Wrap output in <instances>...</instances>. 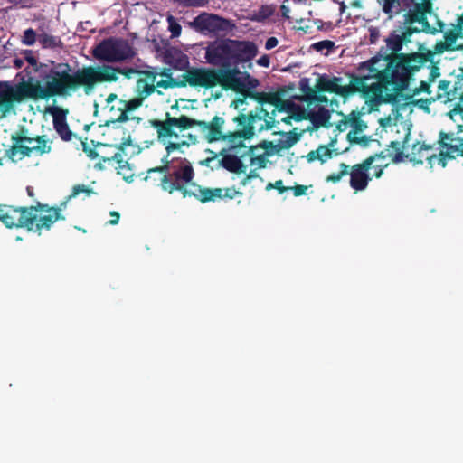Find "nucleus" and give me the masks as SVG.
<instances>
[{"instance_id": "nucleus-1", "label": "nucleus", "mask_w": 463, "mask_h": 463, "mask_svg": "<svg viewBox=\"0 0 463 463\" xmlns=\"http://www.w3.org/2000/svg\"><path fill=\"white\" fill-rule=\"evenodd\" d=\"M258 55V45L252 41L222 39L208 44L204 58L213 67H193L183 74L184 83L193 88L212 90L221 87L227 91L232 80L230 65L241 64L252 69V60Z\"/></svg>"}, {"instance_id": "nucleus-2", "label": "nucleus", "mask_w": 463, "mask_h": 463, "mask_svg": "<svg viewBox=\"0 0 463 463\" xmlns=\"http://www.w3.org/2000/svg\"><path fill=\"white\" fill-rule=\"evenodd\" d=\"M374 61L368 60L361 62L357 67V74H350L348 85H340L341 77L329 78L323 75L317 80L315 89L318 92L335 93L344 99L360 93L373 109L392 102L395 100L396 91L402 86V80L393 71V61L380 71L373 68Z\"/></svg>"}, {"instance_id": "nucleus-3", "label": "nucleus", "mask_w": 463, "mask_h": 463, "mask_svg": "<svg viewBox=\"0 0 463 463\" xmlns=\"http://www.w3.org/2000/svg\"><path fill=\"white\" fill-rule=\"evenodd\" d=\"M44 86L39 80L30 77L27 81L12 85L0 82V113L5 118L14 109L16 103L30 99H49L52 97H67L62 69L60 63L51 67L42 75Z\"/></svg>"}, {"instance_id": "nucleus-4", "label": "nucleus", "mask_w": 463, "mask_h": 463, "mask_svg": "<svg viewBox=\"0 0 463 463\" xmlns=\"http://www.w3.org/2000/svg\"><path fill=\"white\" fill-rule=\"evenodd\" d=\"M420 32V30L416 27L408 26L403 29L401 34H398L396 32L392 33L386 39L387 46L392 51V53L385 56L378 54L370 59L376 61L373 63V68H375L379 71L388 67V65H391L390 63L393 61V71H396V74L402 80V86L400 90L396 91L395 100L385 102V104H397L402 92L408 90L411 83L415 80V74L430 60V53L400 52L403 43L410 42V37L413 33Z\"/></svg>"}, {"instance_id": "nucleus-5", "label": "nucleus", "mask_w": 463, "mask_h": 463, "mask_svg": "<svg viewBox=\"0 0 463 463\" xmlns=\"http://www.w3.org/2000/svg\"><path fill=\"white\" fill-rule=\"evenodd\" d=\"M167 171V165L149 168L146 180L150 178L152 173H160L163 176L160 179L159 186L163 191L170 194L178 192L184 198L194 197L201 203L215 202L216 199L222 198L232 199L236 195H242V192L234 187L209 188L197 184L194 182L195 170L188 159H184L178 167L169 174Z\"/></svg>"}, {"instance_id": "nucleus-6", "label": "nucleus", "mask_w": 463, "mask_h": 463, "mask_svg": "<svg viewBox=\"0 0 463 463\" xmlns=\"http://www.w3.org/2000/svg\"><path fill=\"white\" fill-rule=\"evenodd\" d=\"M62 69L67 96H71L79 89H82L86 95L90 94L98 84L104 82H116L118 73L130 79L139 71L133 67H113L111 65L83 66L75 71L69 63H60Z\"/></svg>"}, {"instance_id": "nucleus-7", "label": "nucleus", "mask_w": 463, "mask_h": 463, "mask_svg": "<svg viewBox=\"0 0 463 463\" xmlns=\"http://www.w3.org/2000/svg\"><path fill=\"white\" fill-rule=\"evenodd\" d=\"M80 193H85L90 196L94 194L91 188L84 184H76L65 201H61L58 206H49L40 201L31 206L20 208V228L26 229L29 232H37L41 234L43 230H50L57 221H64L66 218L61 213L66 209L69 200L76 197Z\"/></svg>"}, {"instance_id": "nucleus-8", "label": "nucleus", "mask_w": 463, "mask_h": 463, "mask_svg": "<svg viewBox=\"0 0 463 463\" xmlns=\"http://www.w3.org/2000/svg\"><path fill=\"white\" fill-rule=\"evenodd\" d=\"M239 65L232 64L229 67L232 80H229L231 87H226V91L231 90L240 95L232 100V105L235 109L244 111L245 109L241 107L246 103L247 99H253L252 95L260 93L254 90L260 82L258 78L252 76L248 71H241Z\"/></svg>"}, {"instance_id": "nucleus-9", "label": "nucleus", "mask_w": 463, "mask_h": 463, "mask_svg": "<svg viewBox=\"0 0 463 463\" xmlns=\"http://www.w3.org/2000/svg\"><path fill=\"white\" fill-rule=\"evenodd\" d=\"M257 120H261V117L254 112H250L249 114L241 112L232 118V121L240 128L227 132L230 150L236 151L238 148H246L244 140L250 139L254 137L256 133L255 123Z\"/></svg>"}, {"instance_id": "nucleus-10", "label": "nucleus", "mask_w": 463, "mask_h": 463, "mask_svg": "<svg viewBox=\"0 0 463 463\" xmlns=\"http://www.w3.org/2000/svg\"><path fill=\"white\" fill-rule=\"evenodd\" d=\"M93 55L107 62H118L135 56L133 47L125 40L105 39L93 51Z\"/></svg>"}, {"instance_id": "nucleus-11", "label": "nucleus", "mask_w": 463, "mask_h": 463, "mask_svg": "<svg viewBox=\"0 0 463 463\" xmlns=\"http://www.w3.org/2000/svg\"><path fill=\"white\" fill-rule=\"evenodd\" d=\"M132 141L130 137L126 141H120L118 144H103L99 143L96 148L99 149V157L102 162H116L118 164V173L127 167L129 168V164L125 160V148L131 146Z\"/></svg>"}, {"instance_id": "nucleus-12", "label": "nucleus", "mask_w": 463, "mask_h": 463, "mask_svg": "<svg viewBox=\"0 0 463 463\" xmlns=\"http://www.w3.org/2000/svg\"><path fill=\"white\" fill-rule=\"evenodd\" d=\"M376 156H371L362 163L354 164L351 167L349 166V185L354 191H364L367 188L369 182L372 180L369 170L372 168Z\"/></svg>"}, {"instance_id": "nucleus-13", "label": "nucleus", "mask_w": 463, "mask_h": 463, "mask_svg": "<svg viewBox=\"0 0 463 463\" xmlns=\"http://www.w3.org/2000/svg\"><path fill=\"white\" fill-rule=\"evenodd\" d=\"M421 3H416L412 9L405 14V24H412L419 23L422 26V31L427 33L435 34L437 30L430 24L427 14L431 11V3L430 0H421Z\"/></svg>"}, {"instance_id": "nucleus-14", "label": "nucleus", "mask_w": 463, "mask_h": 463, "mask_svg": "<svg viewBox=\"0 0 463 463\" xmlns=\"http://www.w3.org/2000/svg\"><path fill=\"white\" fill-rule=\"evenodd\" d=\"M225 120L222 117L215 116L210 122L198 120V126L204 138L211 144V142H218L223 140L228 144L227 132H223L222 128Z\"/></svg>"}, {"instance_id": "nucleus-15", "label": "nucleus", "mask_w": 463, "mask_h": 463, "mask_svg": "<svg viewBox=\"0 0 463 463\" xmlns=\"http://www.w3.org/2000/svg\"><path fill=\"white\" fill-rule=\"evenodd\" d=\"M26 130L22 128L19 132L12 135L13 146L5 151V156L13 160H16V156L20 155V159L23 157H30L31 150L29 146L25 144L32 145L33 142V137L26 136L24 133Z\"/></svg>"}, {"instance_id": "nucleus-16", "label": "nucleus", "mask_w": 463, "mask_h": 463, "mask_svg": "<svg viewBox=\"0 0 463 463\" xmlns=\"http://www.w3.org/2000/svg\"><path fill=\"white\" fill-rule=\"evenodd\" d=\"M47 111L52 116V125L55 131L64 142H69L74 136V133L70 129L66 120L67 110L52 106L47 109Z\"/></svg>"}, {"instance_id": "nucleus-17", "label": "nucleus", "mask_w": 463, "mask_h": 463, "mask_svg": "<svg viewBox=\"0 0 463 463\" xmlns=\"http://www.w3.org/2000/svg\"><path fill=\"white\" fill-rule=\"evenodd\" d=\"M142 102L143 99L139 97H136L129 100L118 99L116 106L118 114L111 116L105 125H108L109 122H127L129 120L128 113H129V111H135V109H138V107L142 105Z\"/></svg>"}, {"instance_id": "nucleus-18", "label": "nucleus", "mask_w": 463, "mask_h": 463, "mask_svg": "<svg viewBox=\"0 0 463 463\" xmlns=\"http://www.w3.org/2000/svg\"><path fill=\"white\" fill-rule=\"evenodd\" d=\"M141 73L145 78H139L136 82V89H137V97L142 98L144 100L148 96L156 91V72L149 70L142 71ZM158 94H162L157 90Z\"/></svg>"}, {"instance_id": "nucleus-19", "label": "nucleus", "mask_w": 463, "mask_h": 463, "mask_svg": "<svg viewBox=\"0 0 463 463\" xmlns=\"http://www.w3.org/2000/svg\"><path fill=\"white\" fill-rule=\"evenodd\" d=\"M432 149V146H429L420 143V141H417L411 146L410 161L413 162L414 164H423L425 161H427L430 167H433L435 160L437 159V155L430 153Z\"/></svg>"}, {"instance_id": "nucleus-20", "label": "nucleus", "mask_w": 463, "mask_h": 463, "mask_svg": "<svg viewBox=\"0 0 463 463\" xmlns=\"http://www.w3.org/2000/svg\"><path fill=\"white\" fill-rule=\"evenodd\" d=\"M252 96L253 99L258 101L259 104H271L275 106L279 111H289V109L294 106L293 103L284 100L280 94L277 92H260Z\"/></svg>"}, {"instance_id": "nucleus-21", "label": "nucleus", "mask_w": 463, "mask_h": 463, "mask_svg": "<svg viewBox=\"0 0 463 463\" xmlns=\"http://www.w3.org/2000/svg\"><path fill=\"white\" fill-rule=\"evenodd\" d=\"M149 71L156 72L157 88L167 90L178 87H185V83H184V81L178 82L175 78L172 77V71L169 68L159 69L156 67H152L149 69Z\"/></svg>"}, {"instance_id": "nucleus-22", "label": "nucleus", "mask_w": 463, "mask_h": 463, "mask_svg": "<svg viewBox=\"0 0 463 463\" xmlns=\"http://www.w3.org/2000/svg\"><path fill=\"white\" fill-rule=\"evenodd\" d=\"M0 222L7 228H20V208L0 204Z\"/></svg>"}, {"instance_id": "nucleus-23", "label": "nucleus", "mask_w": 463, "mask_h": 463, "mask_svg": "<svg viewBox=\"0 0 463 463\" xmlns=\"http://www.w3.org/2000/svg\"><path fill=\"white\" fill-rule=\"evenodd\" d=\"M170 122V116L166 114L165 120H151L150 124L153 128H155L157 131L158 138L164 142L165 137H178V134L174 131V125Z\"/></svg>"}, {"instance_id": "nucleus-24", "label": "nucleus", "mask_w": 463, "mask_h": 463, "mask_svg": "<svg viewBox=\"0 0 463 463\" xmlns=\"http://www.w3.org/2000/svg\"><path fill=\"white\" fill-rule=\"evenodd\" d=\"M224 151L221 152L222 158L220 165L230 173H246L247 166L243 164L240 157L235 155H224Z\"/></svg>"}, {"instance_id": "nucleus-25", "label": "nucleus", "mask_w": 463, "mask_h": 463, "mask_svg": "<svg viewBox=\"0 0 463 463\" xmlns=\"http://www.w3.org/2000/svg\"><path fill=\"white\" fill-rule=\"evenodd\" d=\"M33 142L35 145H29V148L31 150V156L33 155L37 156H42L46 154H50L52 150V141L47 139L45 135H39L36 137H33Z\"/></svg>"}, {"instance_id": "nucleus-26", "label": "nucleus", "mask_w": 463, "mask_h": 463, "mask_svg": "<svg viewBox=\"0 0 463 463\" xmlns=\"http://www.w3.org/2000/svg\"><path fill=\"white\" fill-rule=\"evenodd\" d=\"M404 92V91H403ZM402 92V93H403ZM421 92H426V93H429L430 94L431 93V90H430V83L429 82H426V81H421L420 84V87H415L412 90H411V94L410 95H406V96H403V94H402V96H400V100L398 102H400L402 99L409 102V103H413V104H418V103H427L428 102V99H417V100H411V99L415 96V95H419L420 94Z\"/></svg>"}, {"instance_id": "nucleus-27", "label": "nucleus", "mask_w": 463, "mask_h": 463, "mask_svg": "<svg viewBox=\"0 0 463 463\" xmlns=\"http://www.w3.org/2000/svg\"><path fill=\"white\" fill-rule=\"evenodd\" d=\"M347 126H351L354 128V133H357L358 131H362L364 128L366 127L364 122L360 118V116L358 113L352 111L350 117L342 121L338 125V128L343 131L346 128Z\"/></svg>"}, {"instance_id": "nucleus-28", "label": "nucleus", "mask_w": 463, "mask_h": 463, "mask_svg": "<svg viewBox=\"0 0 463 463\" xmlns=\"http://www.w3.org/2000/svg\"><path fill=\"white\" fill-rule=\"evenodd\" d=\"M165 145H166V147H165V149H166V155L162 159L164 164L161 166H164L166 165L168 167L167 173H172L174 171V169L175 167H178L185 158L181 159L179 161L178 165H173L170 167L168 155L174 151L180 149L182 146H189V145H188V143H186V141H181L180 143H172V141H168L167 144H165Z\"/></svg>"}, {"instance_id": "nucleus-29", "label": "nucleus", "mask_w": 463, "mask_h": 463, "mask_svg": "<svg viewBox=\"0 0 463 463\" xmlns=\"http://www.w3.org/2000/svg\"><path fill=\"white\" fill-rule=\"evenodd\" d=\"M38 40L43 48H57L63 45L59 36L50 35L46 33H39Z\"/></svg>"}, {"instance_id": "nucleus-30", "label": "nucleus", "mask_w": 463, "mask_h": 463, "mask_svg": "<svg viewBox=\"0 0 463 463\" xmlns=\"http://www.w3.org/2000/svg\"><path fill=\"white\" fill-rule=\"evenodd\" d=\"M463 14L459 15L458 19V25L453 30H449L444 33V38L446 43L450 46L452 43H456L458 38L461 37L463 33Z\"/></svg>"}, {"instance_id": "nucleus-31", "label": "nucleus", "mask_w": 463, "mask_h": 463, "mask_svg": "<svg viewBox=\"0 0 463 463\" xmlns=\"http://www.w3.org/2000/svg\"><path fill=\"white\" fill-rule=\"evenodd\" d=\"M170 122L175 128H178L182 130L189 129L193 127H198V120L190 118L186 116H181L179 118L170 117Z\"/></svg>"}, {"instance_id": "nucleus-32", "label": "nucleus", "mask_w": 463, "mask_h": 463, "mask_svg": "<svg viewBox=\"0 0 463 463\" xmlns=\"http://www.w3.org/2000/svg\"><path fill=\"white\" fill-rule=\"evenodd\" d=\"M402 0H378L382 5L383 13L392 16L393 14H399L402 11Z\"/></svg>"}, {"instance_id": "nucleus-33", "label": "nucleus", "mask_w": 463, "mask_h": 463, "mask_svg": "<svg viewBox=\"0 0 463 463\" xmlns=\"http://www.w3.org/2000/svg\"><path fill=\"white\" fill-rule=\"evenodd\" d=\"M339 166H340V171L334 172L333 174H331V175H327L326 177V183L337 184L344 177L348 175L349 165L343 162V163L340 164Z\"/></svg>"}, {"instance_id": "nucleus-34", "label": "nucleus", "mask_w": 463, "mask_h": 463, "mask_svg": "<svg viewBox=\"0 0 463 463\" xmlns=\"http://www.w3.org/2000/svg\"><path fill=\"white\" fill-rule=\"evenodd\" d=\"M459 138L454 137L453 133H446L443 131L439 132V145L441 147H444L449 152V146H454L453 142H458Z\"/></svg>"}, {"instance_id": "nucleus-35", "label": "nucleus", "mask_w": 463, "mask_h": 463, "mask_svg": "<svg viewBox=\"0 0 463 463\" xmlns=\"http://www.w3.org/2000/svg\"><path fill=\"white\" fill-rule=\"evenodd\" d=\"M335 47V43L331 40H322L312 44V48H314L317 52H322L324 50H326L329 52H332Z\"/></svg>"}, {"instance_id": "nucleus-36", "label": "nucleus", "mask_w": 463, "mask_h": 463, "mask_svg": "<svg viewBox=\"0 0 463 463\" xmlns=\"http://www.w3.org/2000/svg\"><path fill=\"white\" fill-rule=\"evenodd\" d=\"M221 22H224V20H222V18H219L217 15H211L208 18L202 19L203 26L212 30L220 28L221 26L219 23Z\"/></svg>"}, {"instance_id": "nucleus-37", "label": "nucleus", "mask_w": 463, "mask_h": 463, "mask_svg": "<svg viewBox=\"0 0 463 463\" xmlns=\"http://www.w3.org/2000/svg\"><path fill=\"white\" fill-rule=\"evenodd\" d=\"M167 24H168V30L171 33L172 37H177L181 34L182 27L181 25L175 21V18L173 15H168L166 18Z\"/></svg>"}, {"instance_id": "nucleus-38", "label": "nucleus", "mask_w": 463, "mask_h": 463, "mask_svg": "<svg viewBox=\"0 0 463 463\" xmlns=\"http://www.w3.org/2000/svg\"><path fill=\"white\" fill-rule=\"evenodd\" d=\"M315 153L318 156L317 160L324 163L332 157L333 151L326 146H320L315 150Z\"/></svg>"}, {"instance_id": "nucleus-39", "label": "nucleus", "mask_w": 463, "mask_h": 463, "mask_svg": "<svg viewBox=\"0 0 463 463\" xmlns=\"http://www.w3.org/2000/svg\"><path fill=\"white\" fill-rule=\"evenodd\" d=\"M35 42H36V32L32 28L26 29L23 33L22 43L25 45L31 46V45L34 44Z\"/></svg>"}, {"instance_id": "nucleus-40", "label": "nucleus", "mask_w": 463, "mask_h": 463, "mask_svg": "<svg viewBox=\"0 0 463 463\" xmlns=\"http://www.w3.org/2000/svg\"><path fill=\"white\" fill-rule=\"evenodd\" d=\"M173 2L184 7H198L203 6L208 0H173Z\"/></svg>"}, {"instance_id": "nucleus-41", "label": "nucleus", "mask_w": 463, "mask_h": 463, "mask_svg": "<svg viewBox=\"0 0 463 463\" xmlns=\"http://www.w3.org/2000/svg\"><path fill=\"white\" fill-rule=\"evenodd\" d=\"M390 146L395 151L393 162H401L403 158L402 146L400 141H392Z\"/></svg>"}, {"instance_id": "nucleus-42", "label": "nucleus", "mask_w": 463, "mask_h": 463, "mask_svg": "<svg viewBox=\"0 0 463 463\" xmlns=\"http://www.w3.org/2000/svg\"><path fill=\"white\" fill-rule=\"evenodd\" d=\"M82 151L87 155L90 159H95L99 157V149L91 148L88 146L86 141H81Z\"/></svg>"}, {"instance_id": "nucleus-43", "label": "nucleus", "mask_w": 463, "mask_h": 463, "mask_svg": "<svg viewBox=\"0 0 463 463\" xmlns=\"http://www.w3.org/2000/svg\"><path fill=\"white\" fill-rule=\"evenodd\" d=\"M329 119V115L324 108H319L317 115H315V121L319 122L322 125H325Z\"/></svg>"}, {"instance_id": "nucleus-44", "label": "nucleus", "mask_w": 463, "mask_h": 463, "mask_svg": "<svg viewBox=\"0 0 463 463\" xmlns=\"http://www.w3.org/2000/svg\"><path fill=\"white\" fill-rule=\"evenodd\" d=\"M459 145L449 146V153L451 154V157L456 156H463V138L458 140Z\"/></svg>"}, {"instance_id": "nucleus-45", "label": "nucleus", "mask_w": 463, "mask_h": 463, "mask_svg": "<svg viewBox=\"0 0 463 463\" xmlns=\"http://www.w3.org/2000/svg\"><path fill=\"white\" fill-rule=\"evenodd\" d=\"M8 2L21 8H30L34 5L35 0H8Z\"/></svg>"}, {"instance_id": "nucleus-46", "label": "nucleus", "mask_w": 463, "mask_h": 463, "mask_svg": "<svg viewBox=\"0 0 463 463\" xmlns=\"http://www.w3.org/2000/svg\"><path fill=\"white\" fill-rule=\"evenodd\" d=\"M274 115H275V110H273L271 117L269 116L268 119L264 118V124L259 128V131H261L263 129H271L275 126Z\"/></svg>"}, {"instance_id": "nucleus-47", "label": "nucleus", "mask_w": 463, "mask_h": 463, "mask_svg": "<svg viewBox=\"0 0 463 463\" xmlns=\"http://www.w3.org/2000/svg\"><path fill=\"white\" fill-rule=\"evenodd\" d=\"M298 136L296 133L289 134L284 141L282 148H289L297 143Z\"/></svg>"}, {"instance_id": "nucleus-48", "label": "nucleus", "mask_w": 463, "mask_h": 463, "mask_svg": "<svg viewBox=\"0 0 463 463\" xmlns=\"http://www.w3.org/2000/svg\"><path fill=\"white\" fill-rule=\"evenodd\" d=\"M307 186L306 185H302V184H297L293 187H289V189H291L293 191V194L295 196H300V195H303L307 193Z\"/></svg>"}, {"instance_id": "nucleus-49", "label": "nucleus", "mask_w": 463, "mask_h": 463, "mask_svg": "<svg viewBox=\"0 0 463 463\" xmlns=\"http://www.w3.org/2000/svg\"><path fill=\"white\" fill-rule=\"evenodd\" d=\"M300 89L306 94L307 99H310L311 96L316 92V90L309 87L307 83H303V80L300 82Z\"/></svg>"}, {"instance_id": "nucleus-50", "label": "nucleus", "mask_w": 463, "mask_h": 463, "mask_svg": "<svg viewBox=\"0 0 463 463\" xmlns=\"http://www.w3.org/2000/svg\"><path fill=\"white\" fill-rule=\"evenodd\" d=\"M278 43H279V40H278L277 37H275V36L269 37L266 40V43H265V49L266 50H272V48L277 46Z\"/></svg>"}, {"instance_id": "nucleus-51", "label": "nucleus", "mask_w": 463, "mask_h": 463, "mask_svg": "<svg viewBox=\"0 0 463 463\" xmlns=\"http://www.w3.org/2000/svg\"><path fill=\"white\" fill-rule=\"evenodd\" d=\"M257 64L261 66V67H269V64H270V59H269V56L267 55V54H264L262 56H260L259 58V60L257 61Z\"/></svg>"}, {"instance_id": "nucleus-52", "label": "nucleus", "mask_w": 463, "mask_h": 463, "mask_svg": "<svg viewBox=\"0 0 463 463\" xmlns=\"http://www.w3.org/2000/svg\"><path fill=\"white\" fill-rule=\"evenodd\" d=\"M309 100H315L317 102L325 103L327 102V98L325 95L319 94V92L315 90L314 95L311 96Z\"/></svg>"}, {"instance_id": "nucleus-53", "label": "nucleus", "mask_w": 463, "mask_h": 463, "mask_svg": "<svg viewBox=\"0 0 463 463\" xmlns=\"http://www.w3.org/2000/svg\"><path fill=\"white\" fill-rule=\"evenodd\" d=\"M274 189H277L279 194H283L284 192L288 190L289 187L284 186L283 181L282 180H279V181H276L274 183Z\"/></svg>"}, {"instance_id": "nucleus-54", "label": "nucleus", "mask_w": 463, "mask_h": 463, "mask_svg": "<svg viewBox=\"0 0 463 463\" xmlns=\"http://www.w3.org/2000/svg\"><path fill=\"white\" fill-rule=\"evenodd\" d=\"M109 215L111 219L109 220V223L111 225L118 224L120 217L119 213L118 212L112 211L109 213Z\"/></svg>"}, {"instance_id": "nucleus-55", "label": "nucleus", "mask_w": 463, "mask_h": 463, "mask_svg": "<svg viewBox=\"0 0 463 463\" xmlns=\"http://www.w3.org/2000/svg\"><path fill=\"white\" fill-rule=\"evenodd\" d=\"M444 50H449V45L447 43L439 42L436 43V52L441 53Z\"/></svg>"}, {"instance_id": "nucleus-56", "label": "nucleus", "mask_w": 463, "mask_h": 463, "mask_svg": "<svg viewBox=\"0 0 463 463\" xmlns=\"http://www.w3.org/2000/svg\"><path fill=\"white\" fill-rule=\"evenodd\" d=\"M447 155H450V154H449V153H448V152H447L446 154H445V153H443V152H440V153L439 154V156H437V159H436V160H434V162H436V161H437L439 165H441L442 166H445V165H446L445 156H446Z\"/></svg>"}, {"instance_id": "nucleus-57", "label": "nucleus", "mask_w": 463, "mask_h": 463, "mask_svg": "<svg viewBox=\"0 0 463 463\" xmlns=\"http://www.w3.org/2000/svg\"><path fill=\"white\" fill-rule=\"evenodd\" d=\"M439 75V68L437 66H432L430 73V77H429L430 82H432V80Z\"/></svg>"}, {"instance_id": "nucleus-58", "label": "nucleus", "mask_w": 463, "mask_h": 463, "mask_svg": "<svg viewBox=\"0 0 463 463\" xmlns=\"http://www.w3.org/2000/svg\"><path fill=\"white\" fill-rule=\"evenodd\" d=\"M255 113H258V115L261 117V120L269 116L267 109L261 106L257 108V111Z\"/></svg>"}, {"instance_id": "nucleus-59", "label": "nucleus", "mask_w": 463, "mask_h": 463, "mask_svg": "<svg viewBox=\"0 0 463 463\" xmlns=\"http://www.w3.org/2000/svg\"><path fill=\"white\" fill-rule=\"evenodd\" d=\"M373 169L374 170V172H373V176H374L376 178H380L383 175V166H380V165L373 166Z\"/></svg>"}, {"instance_id": "nucleus-60", "label": "nucleus", "mask_w": 463, "mask_h": 463, "mask_svg": "<svg viewBox=\"0 0 463 463\" xmlns=\"http://www.w3.org/2000/svg\"><path fill=\"white\" fill-rule=\"evenodd\" d=\"M260 147L262 149H275V146L273 141H261Z\"/></svg>"}, {"instance_id": "nucleus-61", "label": "nucleus", "mask_w": 463, "mask_h": 463, "mask_svg": "<svg viewBox=\"0 0 463 463\" xmlns=\"http://www.w3.org/2000/svg\"><path fill=\"white\" fill-rule=\"evenodd\" d=\"M317 153H316V150H312L310 151L307 155V159L308 162H314L316 160H317Z\"/></svg>"}, {"instance_id": "nucleus-62", "label": "nucleus", "mask_w": 463, "mask_h": 463, "mask_svg": "<svg viewBox=\"0 0 463 463\" xmlns=\"http://www.w3.org/2000/svg\"><path fill=\"white\" fill-rule=\"evenodd\" d=\"M449 82L447 80H441L439 82V90L446 91L449 86Z\"/></svg>"}, {"instance_id": "nucleus-63", "label": "nucleus", "mask_w": 463, "mask_h": 463, "mask_svg": "<svg viewBox=\"0 0 463 463\" xmlns=\"http://www.w3.org/2000/svg\"><path fill=\"white\" fill-rule=\"evenodd\" d=\"M105 100H107V106H109L111 102H113L115 100H118V99L117 94L110 93V94H109V97Z\"/></svg>"}, {"instance_id": "nucleus-64", "label": "nucleus", "mask_w": 463, "mask_h": 463, "mask_svg": "<svg viewBox=\"0 0 463 463\" xmlns=\"http://www.w3.org/2000/svg\"><path fill=\"white\" fill-rule=\"evenodd\" d=\"M280 10H281V13H282V15L286 18V19H288V12H289V9L288 7H287V5H282L281 7H280Z\"/></svg>"}]
</instances>
